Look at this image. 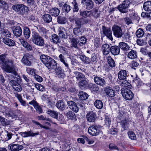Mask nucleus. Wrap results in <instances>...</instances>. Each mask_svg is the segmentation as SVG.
<instances>
[{"label": "nucleus", "instance_id": "51", "mask_svg": "<svg viewBox=\"0 0 151 151\" xmlns=\"http://www.w3.org/2000/svg\"><path fill=\"white\" fill-rule=\"evenodd\" d=\"M144 34V32L143 30L141 28L137 30L136 35L138 37H142Z\"/></svg>", "mask_w": 151, "mask_h": 151}, {"label": "nucleus", "instance_id": "34", "mask_svg": "<svg viewBox=\"0 0 151 151\" xmlns=\"http://www.w3.org/2000/svg\"><path fill=\"white\" fill-rule=\"evenodd\" d=\"M3 41L5 44L9 46H13L15 44L14 40L9 38H3Z\"/></svg>", "mask_w": 151, "mask_h": 151}, {"label": "nucleus", "instance_id": "40", "mask_svg": "<svg viewBox=\"0 0 151 151\" xmlns=\"http://www.w3.org/2000/svg\"><path fill=\"white\" fill-rule=\"evenodd\" d=\"M95 106L98 109H101L103 106V104L102 101L99 100H96L94 103Z\"/></svg>", "mask_w": 151, "mask_h": 151}, {"label": "nucleus", "instance_id": "18", "mask_svg": "<svg viewBox=\"0 0 151 151\" xmlns=\"http://www.w3.org/2000/svg\"><path fill=\"white\" fill-rule=\"evenodd\" d=\"M86 118L88 121L89 122H93L96 119V114L93 111H90L87 113L86 115Z\"/></svg>", "mask_w": 151, "mask_h": 151}, {"label": "nucleus", "instance_id": "62", "mask_svg": "<svg viewBox=\"0 0 151 151\" xmlns=\"http://www.w3.org/2000/svg\"><path fill=\"white\" fill-rule=\"evenodd\" d=\"M137 42L138 45L140 46L145 45L147 44L146 42L142 40L138 39Z\"/></svg>", "mask_w": 151, "mask_h": 151}, {"label": "nucleus", "instance_id": "2", "mask_svg": "<svg viewBox=\"0 0 151 151\" xmlns=\"http://www.w3.org/2000/svg\"><path fill=\"white\" fill-rule=\"evenodd\" d=\"M32 41L35 44L39 46H42L44 44V41L42 38L38 34L35 33L32 36Z\"/></svg>", "mask_w": 151, "mask_h": 151}, {"label": "nucleus", "instance_id": "49", "mask_svg": "<svg viewBox=\"0 0 151 151\" xmlns=\"http://www.w3.org/2000/svg\"><path fill=\"white\" fill-rule=\"evenodd\" d=\"M90 89L92 91H98L99 88L98 86L96 84H91L89 86Z\"/></svg>", "mask_w": 151, "mask_h": 151}, {"label": "nucleus", "instance_id": "21", "mask_svg": "<svg viewBox=\"0 0 151 151\" xmlns=\"http://www.w3.org/2000/svg\"><path fill=\"white\" fill-rule=\"evenodd\" d=\"M29 104L32 105L36 109L37 112L40 114L42 113V111L41 107L39 106L38 104L34 100H33L29 103Z\"/></svg>", "mask_w": 151, "mask_h": 151}, {"label": "nucleus", "instance_id": "46", "mask_svg": "<svg viewBox=\"0 0 151 151\" xmlns=\"http://www.w3.org/2000/svg\"><path fill=\"white\" fill-rule=\"evenodd\" d=\"M23 33L25 38L28 39L30 37V32L29 29L27 27H24Z\"/></svg>", "mask_w": 151, "mask_h": 151}, {"label": "nucleus", "instance_id": "27", "mask_svg": "<svg viewBox=\"0 0 151 151\" xmlns=\"http://www.w3.org/2000/svg\"><path fill=\"white\" fill-rule=\"evenodd\" d=\"M23 148L22 145L18 144H13L10 146V149L11 151H19L22 150Z\"/></svg>", "mask_w": 151, "mask_h": 151}, {"label": "nucleus", "instance_id": "58", "mask_svg": "<svg viewBox=\"0 0 151 151\" xmlns=\"http://www.w3.org/2000/svg\"><path fill=\"white\" fill-rule=\"evenodd\" d=\"M63 11L65 12V13H68L70 10V6L66 4H65L63 7Z\"/></svg>", "mask_w": 151, "mask_h": 151}, {"label": "nucleus", "instance_id": "11", "mask_svg": "<svg viewBox=\"0 0 151 151\" xmlns=\"http://www.w3.org/2000/svg\"><path fill=\"white\" fill-rule=\"evenodd\" d=\"M67 103L69 107L73 111L76 113L78 112L79 108L75 102L72 101H68Z\"/></svg>", "mask_w": 151, "mask_h": 151}, {"label": "nucleus", "instance_id": "59", "mask_svg": "<svg viewBox=\"0 0 151 151\" xmlns=\"http://www.w3.org/2000/svg\"><path fill=\"white\" fill-rule=\"evenodd\" d=\"M80 58L82 60L86 63H88L89 62V58L88 57L84 55H82L80 56Z\"/></svg>", "mask_w": 151, "mask_h": 151}, {"label": "nucleus", "instance_id": "44", "mask_svg": "<svg viewBox=\"0 0 151 151\" xmlns=\"http://www.w3.org/2000/svg\"><path fill=\"white\" fill-rule=\"evenodd\" d=\"M51 40L55 43H60V40L58 36L56 34H54L50 38Z\"/></svg>", "mask_w": 151, "mask_h": 151}, {"label": "nucleus", "instance_id": "3", "mask_svg": "<svg viewBox=\"0 0 151 151\" xmlns=\"http://www.w3.org/2000/svg\"><path fill=\"white\" fill-rule=\"evenodd\" d=\"M12 8L15 12L22 14L27 12L28 10V7L22 4L13 5Z\"/></svg>", "mask_w": 151, "mask_h": 151}, {"label": "nucleus", "instance_id": "39", "mask_svg": "<svg viewBox=\"0 0 151 151\" xmlns=\"http://www.w3.org/2000/svg\"><path fill=\"white\" fill-rule=\"evenodd\" d=\"M27 72L29 75H32L34 77L36 75L37 73V70L34 69L30 68H26Z\"/></svg>", "mask_w": 151, "mask_h": 151}, {"label": "nucleus", "instance_id": "41", "mask_svg": "<svg viewBox=\"0 0 151 151\" xmlns=\"http://www.w3.org/2000/svg\"><path fill=\"white\" fill-rule=\"evenodd\" d=\"M87 39L84 36H81L78 38V45L80 46L85 44L86 42Z\"/></svg>", "mask_w": 151, "mask_h": 151}, {"label": "nucleus", "instance_id": "64", "mask_svg": "<svg viewBox=\"0 0 151 151\" xmlns=\"http://www.w3.org/2000/svg\"><path fill=\"white\" fill-rule=\"evenodd\" d=\"M134 82L136 84V85L139 88L143 84L142 82L140 81V79H136L134 80Z\"/></svg>", "mask_w": 151, "mask_h": 151}, {"label": "nucleus", "instance_id": "29", "mask_svg": "<svg viewBox=\"0 0 151 151\" xmlns=\"http://www.w3.org/2000/svg\"><path fill=\"white\" fill-rule=\"evenodd\" d=\"M80 15L84 18L91 17L92 16V13L91 11L82 10L80 11Z\"/></svg>", "mask_w": 151, "mask_h": 151}, {"label": "nucleus", "instance_id": "63", "mask_svg": "<svg viewBox=\"0 0 151 151\" xmlns=\"http://www.w3.org/2000/svg\"><path fill=\"white\" fill-rule=\"evenodd\" d=\"M124 20L125 23L127 25H129L130 24H132V21L128 17H126L124 18Z\"/></svg>", "mask_w": 151, "mask_h": 151}, {"label": "nucleus", "instance_id": "30", "mask_svg": "<svg viewBox=\"0 0 151 151\" xmlns=\"http://www.w3.org/2000/svg\"><path fill=\"white\" fill-rule=\"evenodd\" d=\"M119 48H121L123 50L125 51H128L130 48L129 46L127 44L123 42H119Z\"/></svg>", "mask_w": 151, "mask_h": 151}, {"label": "nucleus", "instance_id": "32", "mask_svg": "<svg viewBox=\"0 0 151 151\" xmlns=\"http://www.w3.org/2000/svg\"><path fill=\"white\" fill-rule=\"evenodd\" d=\"M127 57L131 59H135L137 57V52L134 50H131L128 53Z\"/></svg>", "mask_w": 151, "mask_h": 151}, {"label": "nucleus", "instance_id": "56", "mask_svg": "<svg viewBox=\"0 0 151 151\" xmlns=\"http://www.w3.org/2000/svg\"><path fill=\"white\" fill-rule=\"evenodd\" d=\"M122 127L124 130H126L128 127L129 124L126 120L122 121L121 122Z\"/></svg>", "mask_w": 151, "mask_h": 151}, {"label": "nucleus", "instance_id": "4", "mask_svg": "<svg viewBox=\"0 0 151 151\" xmlns=\"http://www.w3.org/2000/svg\"><path fill=\"white\" fill-rule=\"evenodd\" d=\"M121 93L123 97L127 100H131L133 97V94L128 88H123L121 90Z\"/></svg>", "mask_w": 151, "mask_h": 151}, {"label": "nucleus", "instance_id": "22", "mask_svg": "<svg viewBox=\"0 0 151 151\" xmlns=\"http://www.w3.org/2000/svg\"><path fill=\"white\" fill-rule=\"evenodd\" d=\"M19 40L21 44L27 50H32V47L27 42L25 41L23 38L20 37L19 38Z\"/></svg>", "mask_w": 151, "mask_h": 151}, {"label": "nucleus", "instance_id": "57", "mask_svg": "<svg viewBox=\"0 0 151 151\" xmlns=\"http://www.w3.org/2000/svg\"><path fill=\"white\" fill-rule=\"evenodd\" d=\"M129 137L132 140H135L136 137L135 133L132 131H129L128 132Z\"/></svg>", "mask_w": 151, "mask_h": 151}, {"label": "nucleus", "instance_id": "33", "mask_svg": "<svg viewBox=\"0 0 151 151\" xmlns=\"http://www.w3.org/2000/svg\"><path fill=\"white\" fill-rule=\"evenodd\" d=\"M60 12V10L57 8H54L49 10V13L52 16H57Z\"/></svg>", "mask_w": 151, "mask_h": 151}, {"label": "nucleus", "instance_id": "24", "mask_svg": "<svg viewBox=\"0 0 151 151\" xmlns=\"http://www.w3.org/2000/svg\"><path fill=\"white\" fill-rule=\"evenodd\" d=\"M101 50L104 55H108L109 53L110 50L109 45L106 44L103 45L101 47Z\"/></svg>", "mask_w": 151, "mask_h": 151}, {"label": "nucleus", "instance_id": "14", "mask_svg": "<svg viewBox=\"0 0 151 151\" xmlns=\"http://www.w3.org/2000/svg\"><path fill=\"white\" fill-rule=\"evenodd\" d=\"M104 89L105 92L108 96L109 97H113L115 96V94L114 91L110 86H107L104 88Z\"/></svg>", "mask_w": 151, "mask_h": 151}, {"label": "nucleus", "instance_id": "8", "mask_svg": "<svg viewBox=\"0 0 151 151\" xmlns=\"http://www.w3.org/2000/svg\"><path fill=\"white\" fill-rule=\"evenodd\" d=\"M76 26L81 27V25L91 22V20L88 19L76 18L75 19Z\"/></svg>", "mask_w": 151, "mask_h": 151}, {"label": "nucleus", "instance_id": "61", "mask_svg": "<svg viewBox=\"0 0 151 151\" xmlns=\"http://www.w3.org/2000/svg\"><path fill=\"white\" fill-rule=\"evenodd\" d=\"M35 87L37 90L40 91H43L45 89L43 86L39 83L35 84Z\"/></svg>", "mask_w": 151, "mask_h": 151}, {"label": "nucleus", "instance_id": "43", "mask_svg": "<svg viewBox=\"0 0 151 151\" xmlns=\"http://www.w3.org/2000/svg\"><path fill=\"white\" fill-rule=\"evenodd\" d=\"M66 116L68 118L70 119H76L75 114L71 111H69L66 114Z\"/></svg>", "mask_w": 151, "mask_h": 151}, {"label": "nucleus", "instance_id": "36", "mask_svg": "<svg viewBox=\"0 0 151 151\" xmlns=\"http://www.w3.org/2000/svg\"><path fill=\"white\" fill-rule=\"evenodd\" d=\"M143 8L146 11H151V1H147L145 2L144 4Z\"/></svg>", "mask_w": 151, "mask_h": 151}, {"label": "nucleus", "instance_id": "6", "mask_svg": "<svg viewBox=\"0 0 151 151\" xmlns=\"http://www.w3.org/2000/svg\"><path fill=\"white\" fill-rule=\"evenodd\" d=\"M101 128V126L99 125L91 126L89 127L88 131L91 135L96 136L99 134Z\"/></svg>", "mask_w": 151, "mask_h": 151}, {"label": "nucleus", "instance_id": "7", "mask_svg": "<svg viewBox=\"0 0 151 151\" xmlns=\"http://www.w3.org/2000/svg\"><path fill=\"white\" fill-rule=\"evenodd\" d=\"M112 31L114 36L118 38H121L123 35V33L121 28L116 25H114L112 27Z\"/></svg>", "mask_w": 151, "mask_h": 151}, {"label": "nucleus", "instance_id": "31", "mask_svg": "<svg viewBox=\"0 0 151 151\" xmlns=\"http://www.w3.org/2000/svg\"><path fill=\"white\" fill-rule=\"evenodd\" d=\"M58 35L60 37L65 38H66L65 29L62 27H60L58 29Z\"/></svg>", "mask_w": 151, "mask_h": 151}, {"label": "nucleus", "instance_id": "53", "mask_svg": "<svg viewBox=\"0 0 151 151\" xmlns=\"http://www.w3.org/2000/svg\"><path fill=\"white\" fill-rule=\"evenodd\" d=\"M40 59L43 63L47 67V57L46 55H41L40 57Z\"/></svg>", "mask_w": 151, "mask_h": 151}, {"label": "nucleus", "instance_id": "19", "mask_svg": "<svg viewBox=\"0 0 151 151\" xmlns=\"http://www.w3.org/2000/svg\"><path fill=\"white\" fill-rule=\"evenodd\" d=\"M55 73L59 78H63L65 76V74L60 67H57L55 69Z\"/></svg>", "mask_w": 151, "mask_h": 151}, {"label": "nucleus", "instance_id": "54", "mask_svg": "<svg viewBox=\"0 0 151 151\" xmlns=\"http://www.w3.org/2000/svg\"><path fill=\"white\" fill-rule=\"evenodd\" d=\"M81 27H76L74 28L73 30L74 34L77 36H79L81 35Z\"/></svg>", "mask_w": 151, "mask_h": 151}, {"label": "nucleus", "instance_id": "17", "mask_svg": "<svg viewBox=\"0 0 151 151\" xmlns=\"http://www.w3.org/2000/svg\"><path fill=\"white\" fill-rule=\"evenodd\" d=\"M94 82L97 85L102 86L106 85V82L105 80L101 77L96 76L94 78Z\"/></svg>", "mask_w": 151, "mask_h": 151}, {"label": "nucleus", "instance_id": "35", "mask_svg": "<svg viewBox=\"0 0 151 151\" xmlns=\"http://www.w3.org/2000/svg\"><path fill=\"white\" fill-rule=\"evenodd\" d=\"M48 114L52 118L56 119H58V114L56 111L50 110H48Z\"/></svg>", "mask_w": 151, "mask_h": 151}, {"label": "nucleus", "instance_id": "45", "mask_svg": "<svg viewBox=\"0 0 151 151\" xmlns=\"http://www.w3.org/2000/svg\"><path fill=\"white\" fill-rule=\"evenodd\" d=\"M79 94L80 99L82 100H86L88 96V95L86 93L83 91L79 92Z\"/></svg>", "mask_w": 151, "mask_h": 151}, {"label": "nucleus", "instance_id": "23", "mask_svg": "<svg viewBox=\"0 0 151 151\" xmlns=\"http://www.w3.org/2000/svg\"><path fill=\"white\" fill-rule=\"evenodd\" d=\"M73 73L74 75L73 78H76L77 81H79L81 79H84L85 78V75L80 72L75 71H74Z\"/></svg>", "mask_w": 151, "mask_h": 151}, {"label": "nucleus", "instance_id": "20", "mask_svg": "<svg viewBox=\"0 0 151 151\" xmlns=\"http://www.w3.org/2000/svg\"><path fill=\"white\" fill-rule=\"evenodd\" d=\"M13 31L14 35L17 37L21 36L22 31L21 28L19 26H14L13 28Z\"/></svg>", "mask_w": 151, "mask_h": 151}, {"label": "nucleus", "instance_id": "42", "mask_svg": "<svg viewBox=\"0 0 151 151\" xmlns=\"http://www.w3.org/2000/svg\"><path fill=\"white\" fill-rule=\"evenodd\" d=\"M57 22L58 23L61 24H64L66 23L67 21L66 19L64 17L59 16L57 18Z\"/></svg>", "mask_w": 151, "mask_h": 151}, {"label": "nucleus", "instance_id": "25", "mask_svg": "<svg viewBox=\"0 0 151 151\" xmlns=\"http://www.w3.org/2000/svg\"><path fill=\"white\" fill-rule=\"evenodd\" d=\"M127 73L126 70H122L118 74V78L120 81L124 80L126 78Z\"/></svg>", "mask_w": 151, "mask_h": 151}, {"label": "nucleus", "instance_id": "15", "mask_svg": "<svg viewBox=\"0 0 151 151\" xmlns=\"http://www.w3.org/2000/svg\"><path fill=\"white\" fill-rule=\"evenodd\" d=\"M9 83L15 91L19 92L22 90V88L21 85L15 81H10Z\"/></svg>", "mask_w": 151, "mask_h": 151}, {"label": "nucleus", "instance_id": "10", "mask_svg": "<svg viewBox=\"0 0 151 151\" xmlns=\"http://www.w3.org/2000/svg\"><path fill=\"white\" fill-rule=\"evenodd\" d=\"M56 62L52 58L48 56V69H55L57 67Z\"/></svg>", "mask_w": 151, "mask_h": 151}, {"label": "nucleus", "instance_id": "37", "mask_svg": "<svg viewBox=\"0 0 151 151\" xmlns=\"http://www.w3.org/2000/svg\"><path fill=\"white\" fill-rule=\"evenodd\" d=\"M120 85L124 88H131V86L130 83L124 79V80H121L119 81Z\"/></svg>", "mask_w": 151, "mask_h": 151}, {"label": "nucleus", "instance_id": "48", "mask_svg": "<svg viewBox=\"0 0 151 151\" xmlns=\"http://www.w3.org/2000/svg\"><path fill=\"white\" fill-rule=\"evenodd\" d=\"M56 106L58 109L62 111L63 110L65 109L64 103L61 101H58L57 102Z\"/></svg>", "mask_w": 151, "mask_h": 151}, {"label": "nucleus", "instance_id": "9", "mask_svg": "<svg viewBox=\"0 0 151 151\" xmlns=\"http://www.w3.org/2000/svg\"><path fill=\"white\" fill-rule=\"evenodd\" d=\"M33 56L28 53H26L24 55L21 60V62L24 65L28 66L31 65V63L29 60H32Z\"/></svg>", "mask_w": 151, "mask_h": 151}, {"label": "nucleus", "instance_id": "38", "mask_svg": "<svg viewBox=\"0 0 151 151\" xmlns=\"http://www.w3.org/2000/svg\"><path fill=\"white\" fill-rule=\"evenodd\" d=\"M78 38L73 37L71 40V43L72 47L76 48H78L77 45H78Z\"/></svg>", "mask_w": 151, "mask_h": 151}, {"label": "nucleus", "instance_id": "55", "mask_svg": "<svg viewBox=\"0 0 151 151\" xmlns=\"http://www.w3.org/2000/svg\"><path fill=\"white\" fill-rule=\"evenodd\" d=\"M123 40L124 41H128L130 38V36L128 33H125L122 36Z\"/></svg>", "mask_w": 151, "mask_h": 151}, {"label": "nucleus", "instance_id": "1", "mask_svg": "<svg viewBox=\"0 0 151 151\" xmlns=\"http://www.w3.org/2000/svg\"><path fill=\"white\" fill-rule=\"evenodd\" d=\"M6 58L5 54L0 55V66L7 73H12L17 79L20 80V77L17 74L14 68L13 62L11 60H7L5 62Z\"/></svg>", "mask_w": 151, "mask_h": 151}, {"label": "nucleus", "instance_id": "16", "mask_svg": "<svg viewBox=\"0 0 151 151\" xmlns=\"http://www.w3.org/2000/svg\"><path fill=\"white\" fill-rule=\"evenodd\" d=\"M23 137H33L39 134L38 132L34 133L31 131L28 132H20L19 134Z\"/></svg>", "mask_w": 151, "mask_h": 151}, {"label": "nucleus", "instance_id": "47", "mask_svg": "<svg viewBox=\"0 0 151 151\" xmlns=\"http://www.w3.org/2000/svg\"><path fill=\"white\" fill-rule=\"evenodd\" d=\"M107 60L109 65L111 67H113L115 66V64L114 61L110 56H108L107 58Z\"/></svg>", "mask_w": 151, "mask_h": 151}, {"label": "nucleus", "instance_id": "60", "mask_svg": "<svg viewBox=\"0 0 151 151\" xmlns=\"http://www.w3.org/2000/svg\"><path fill=\"white\" fill-rule=\"evenodd\" d=\"M104 121L106 125L108 127L110 126L111 123V119L109 116H105Z\"/></svg>", "mask_w": 151, "mask_h": 151}, {"label": "nucleus", "instance_id": "52", "mask_svg": "<svg viewBox=\"0 0 151 151\" xmlns=\"http://www.w3.org/2000/svg\"><path fill=\"white\" fill-rule=\"evenodd\" d=\"M101 13V11L99 10L98 9H95L93 10L92 15H93L95 18H97L99 17Z\"/></svg>", "mask_w": 151, "mask_h": 151}, {"label": "nucleus", "instance_id": "13", "mask_svg": "<svg viewBox=\"0 0 151 151\" xmlns=\"http://www.w3.org/2000/svg\"><path fill=\"white\" fill-rule=\"evenodd\" d=\"M102 29L104 35L111 41H112L113 38L112 37V32L111 29L109 28L106 27L104 26L103 27Z\"/></svg>", "mask_w": 151, "mask_h": 151}, {"label": "nucleus", "instance_id": "50", "mask_svg": "<svg viewBox=\"0 0 151 151\" xmlns=\"http://www.w3.org/2000/svg\"><path fill=\"white\" fill-rule=\"evenodd\" d=\"M1 35L2 36L6 37H10L11 35L10 32L7 29H4L1 31Z\"/></svg>", "mask_w": 151, "mask_h": 151}, {"label": "nucleus", "instance_id": "28", "mask_svg": "<svg viewBox=\"0 0 151 151\" xmlns=\"http://www.w3.org/2000/svg\"><path fill=\"white\" fill-rule=\"evenodd\" d=\"M88 85V82L86 78L85 77L84 79H81L79 81L78 85L79 87L81 88H84L86 87Z\"/></svg>", "mask_w": 151, "mask_h": 151}, {"label": "nucleus", "instance_id": "26", "mask_svg": "<svg viewBox=\"0 0 151 151\" xmlns=\"http://www.w3.org/2000/svg\"><path fill=\"white\" fill-rule=\"evenodd\" d=\"M110 51L114 55H117L120 52L119 47L116 45L112 46L110 47Z\"/></svg>", "mask_w": 151, "mask_h": 151}, {"label": "nucleus", "instance_id": "12", "mask_svg": "<svg viewBox=\"0 0 151 151\" xmlns=\"http://www.w3.org/2000/svg\"><path fill=\"white\" fill-rule=\"evenodd\" d=\"M81 3L88 10H90L93 7V2L91 0H82Z\"/></svg>", "mask_w": 151, "mask_h": 151}, {"label": "nucleus", "instance_id": "5", "mask_svg": "<svg viewBox=\"0 0 151 151\" xmlns=\"http://www.w3.org/2000/svg\"><path fill=\"white\" fill-rule=\"evenodd\" d=\"M130 3V0H125L123 1L121 4L118 6V9L120 12L122 13L127 12Z\"/></svg>", "mask_w": 151, "mask_h": 151}]
</instances>
